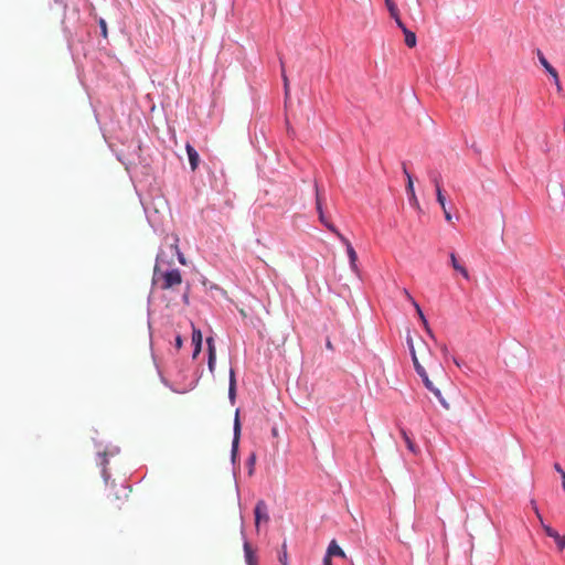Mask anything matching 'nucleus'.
<instances>
[{
	"mask_svg": "<svg viewBox=\"0 0 565 565\" xmlns=\"http://www.w3.org/2000/svg\"><path fill=\"white\" fill-rule=\"evenodd\" d=\"M407 344L412 354V360L414 363V367L417 372V374L422 377L423 383L425 387L430 391L435 397L439 401L440 405L446 409H450V404L446 401V398L443 396L441 391L439 387H437L433 381L428 377L427 372L425 371L424 366L419 363L414 344L413 339L411 337L407 338Z\"/></svg>",
	"mask_w": 565,
	"mask_h": 565,
	"instance_id": "f257e3e1",
	"label": "nucleus"
},
{
	"mask_svg": "<svg viewBox=\"0 0 565 565\" xmlns=\"http://www.w3.org/2000/svg\"><path fill=\"white\" fill-rule=\"evenodd\" d=\"M154 279L160 281V288L163 290L172 289L182 284V276L179 269L162 271L158 265L154 267Z\"/></svg>",
	"mask_w": 565,
	"mask_h": 565,
	"instance_id": "f03ea898",
	"label": "nucleus"
},
{
	"mask_svg": "<svg viewBox=\"0 0 565 565\" xmlns=\"http://www.w3.org/2000/svg\"><path fill=\"white\" fill-rule=\"evenodd\" d=\"M254 514H255V526L258 531L262 522L267 523L269 521L268 509H267V504L265 503V501L259 500L256 503L255 509H254Z\"/></svg>",
	"mask_w": 565,
	"mask_h": 565,
	"instance_id": "7ed1b4c3",
	"label": "nucleus"
},
{
	"mask_svg": "<svg viewBox=\"0 0 565 565\" xmlns=\"http://www.w3.org/2000/svg\"><path fill=\"white\" fill-rule=\"evenodd\" d=\"M536 55H537L540 64L552 76V78L554 79L555 85L557 86V89L561 90L562 87H561V83H559V78H558V73H557L556 68L553 67L552 64L546 60V57L544 56V54L542 53L541 50L536 51Z\"/></svg>",
	"mask_w": 565,
	"mask_h": 565,
	"instance_id": "20e7f679",
	"label": "nucleus"
},
{
	"mask_svg": "<svg viewBox=\"0 0 565 565\" xmlns=\"http://www.w3.org/2000/svg\"><path fill=\"white\" fill-rule=\"evenodd\" d=\"M338 238L341 241V243L347 248V254H348V257H349V260H350L351 269L354 273H358V265H356L358 254H356L355 249L351 245L350 241L345 236H343L341 233H338Z\"/></svg>",
	"mask_w": 565,
	"mask_h": 565,
	"instance_id": "39448f33",
	"label": "nucleus"
},
{
	"mask_svg": "<svg viewBox=\"0 0 565 565\" xmlns=\"http://www.w3.org/2000/svg\"><path fill=\"white\" fill-rule=\"evenodd\" d=\"M316 205H317V211L319 213V220L320 222L329 230L331 231L332 233H334L337 236H338V233H340L338 231V228L329 221L326 220L324 217V214H323V210H322V203H321V200H320V195H319V191L317 190V199H316Z\"/></svg>",
	"mask_w": 565,
	"mask_h": 565,
	"instance_id": "423d86ee",
	"label": "nucleus"
},
{
	"mask_svg": "<svg viewBox=\"0 0 565 565\" xmlns=\"http://www.w3.org/2000/svg\"><path fill=\"white\" fill-rule=\"evenodd\" d=\"M202 340L203 337L201 330L196 329L192 323V343L194 345V351L192 355L193 359H196L202 350Z\"/></svg>",
	"mask_w": 565,
	"mask_h": 565,
	"instance_id": "0eeeda50",
	"label": "nucleus"
},
{
	"mask_svg": "<svg viewBox=\"0 0 565 565\" xmlns=\"http://www.w3.org/2000/svg\"><path fill=\"white\" fill-rule=\"evenodd\" d=\"M532 511L536 514V516L540 519L541 523H542V526L544 529V532L547 536L554 539V540H558L559 539V534L556 530H554L553 527H551L550 525L545 524L543 522V519H542V515L540 514L536 505H535V502L532 500Z\"/></svg>",
	"mask_w": 565,
	"mask_h": 565,
	"instance_id": "6e6552de",
	"label": "nucleus"
},
{
	"mask_svg": "<svg viewBox=\"0 0 565 565\" xmlns=\"http://www.w3.org/2000/svg\"><path fill=\"white\" fill-rule=\"evenodd\" d=\"M244 554H245V562L247 565H257L258 564L256 551L252 547V545L247 541L244 542Z\"/></svg>",
	"mask_w": 565,
	"mask_h": 565,
	"instance_id": "1a4fd4ad",
	"label": "nucleus"
},
{
	"mask_svg": "<svg viewBox=\"0 0 565 565\" xmlns=\"http://www.w3.org/2000/svg\"><path fill=\"white\" fill-rule=\"evenodd\" d=\"M185 150L189 157L191 170L195 171L200 162L199 153L190 143L185 145Z\"/></svg>",
	"mask_w": 565,
	"mask_h": 565,
	"instance_id": "9d476101",
	"label": "nucleus"
},
{
	"mask_svg": "<svg viewBox=\"0 0 565 565\" xmlns=\"http://www.w3.org/2000/svg\"><path fill=\"white\" fill-rule=\"evenodd\" d=\"M449 257H450V264H451L452 268L456 271L460 273L465 279L469 280L470 275H469L467 268L462 264L459 263L455 253H450Z\"/></svg>",
	"mask_w": 565,
	"mask_h": 565,
	"instance_id": "9b49d317",
	"label": "nucleus"
},
{
	"mask_svg": "<svg viewBox=\"0 0 565 565\" xmlns=\"http://www.w3.org/2000/svg\"><path fill=\"white\" fill-rule=\"evenodd\" d=\"M327 554H328V556H331V557H333V556H338L341 558L347 557L344 551L338 545L335 540H332L330 542L328 550H327Z\"/></svg>",
	"mask_w": 565,
	"mask_h": 565,
	"instance_id": "f8f14e48",
	"label": "nucleus"
},
{
	"mask_svg": "<svg viewBox=\"0 0 565 565\" xmlns=\"http://www.w3.org/2000/svg\"><path fill=\"white\" fill-rule=\"evenodd\" d=\"M414 308H415V310H416V312H417V315H418V317H419V319H420V321H422V323H423V327H424L425 331L427 332V334H428L430 338H433V339H434V338H435V335H434V333H433V331H431V329H430V327H429V324H428L427 319L425 318V315H424V312H423V310H422L420 306H419L418 303H415V307H414Z\"/></svg>",
	"mask_w": 565,
	"mask_h": 565,
	"instance_id": "ddd939ff",
	"label": "nucleus"
},
{
	"mask_svg": "<svg viewBox=\"0 0 565 565\" xmlns=\"http://www.w3.org/2000/svg\"><path fill=\"white\" fill-rule=\"evenodd\" d=\"M239 431L241 425L238 420V412H236L235 423H234V439H233V454L237 451L238 440H239Z\"/></svg>",
	"mask_w": 565,
	"mask_h": 565,
	"instance_id": "4468645a",
	"label": "nucleus"
},
{
	"mask_svg": "<svg viewBox=\"0 0 565 565\" xmlns=\"http://www.w3.org/2000/svg\"><path fill=\"white\" fill-rule=\"evenodd\" d=\"M436 196H437V201H438L440 207L444 211V215H445L446 221L450 222L452 217H451V214L449 213V211L446 207V199H445V196L443 194V190H438V194H436Z\"/></svg>",
	"mask_w": 565,
	"mask_h": 565,
	"instance_id": "2eb2a0df",
	"label": "nucleus"
},
{
	"mask_svg": "<svg viewBox=\"0 0 565 565\" xmlns=\"http://www.w3.org/2000/svg\"><path fill=\"white\" fill-rule=\"evenodd\" d=\"M401 435H402L403 439L405 440V444H406L408 450L416 455L418 452V448L414 444V441L411 439V437L408 436L406 430L402 428L401 429Z\"/></svg>",
	"mask_w": 565,
	"mask_h": 565,
	"instance_id": "dca6fc26",
	"label": "nucleus"
},
{
	"mask_svg": "<svg viewBox=\"0 0 565 565\" xmlns=\"http://www.w3.org/2000/svg\"><path fill=\"white\" fill-rule=\"evenodd\" d=\"M403 172H404V174L406 177V180H407L406 191H407L408 196L413 195V194H416L415 193V189H414L413 178H412L411 173L407 171L405 166L403 167Z\"/></svg>",
	"mask_w": 565,
	"mask_h": 565,
	"instance_id": "f3484780",
	"label": "nucleus"
},
{
	"mask_svg": "<svg viewBox=\"0 0 565 565\" xmlns=\"http://www.w3.org/2000/svg\"><path fill=\"white\" fill-rule=\"evenodd\" d=\"M280 66H281V77H282V81H284L285 96H286V98H288L289 94H290L289 79H288V77L286 75L285 64H284L282 60H280Z\"/></svg>",
	"mask_w": 565,
	"mask_h": 565,
	"instance_id": "a211bd4d",
	"label": "nucleus"
},
{
	"mask_svg": "<svg viewBox=\"0 0 565 565\" xmlns=\"http://www.w3.org/2000/svg\"><path fill=\"white\" fill-rule=\"evenodd\" d=\"M404 35H405V44L408 47H414L417 43L416 34L414 32H412L411 30H408L404 33Z\"/></svg>",
	"mask_w": 565,
	"mask_h": 565,
	"instance_id": "6ab92c4d",
	"label": "nucleus"
},
{
	"mask_svg": "<svg viewBox=\"0 0 565 565\" xmlns=\"http://www.w3.org/2000/svg\"><path fill=\"white\" fill-rule=\"evenodd\" d=\"M235 390H236V381H235V373L233 370L230 372V388H228V395L231 399H234L235 397Z\"/></svg>",
	"mask_w": 565,
	"mask_h": 565,
	"instance_id": "aec40b11",
	"label": "nucleus"
},
{
	"mask_svg": "<svg viewBox=\"0 0 565 565\" xmlns=\"http://www.w3.org/2000/svg\"><path fill=\"white\" fill-rule=\"evenodd\" d=\"M385 4H386L392 18H397V15H399V11H398L396 4L392 0H385Z\"/></svg>",
	"mask_w": 565,
	"mask_h": 565,
	"instance_id": "412c9836",
	"label": "nucleus"
},
{
	"mask_svg": "<svg viewBox=\"0 0 565 565\" xmlns=\"http://www.w3.org/2000/svg\"><path fill=\"white\" fill-rule=\"evenodd\" d=\"M430 179L435 185L436 194H438V190H441V179L440 175L437 173H431Z\"/></svg>",
	"mask_w": 565,
	"mask_h": 565,
	"instance_id": "4be33fe9",
	"label": "nucleus"
},
{
	"mask_svg": "<svg viewBox=\"0 0 565 565\" xmlns=\"http://www.w3.org/2000/svg\"><path fill=\"white\" fill-rule=\"evenodd\" d=\"M215 362H216V352H211V354H209V363H207L211 372H214Z\"/></svg>",
	"mask_w": 565,
	"mask_h": 565,
	"instance_id": "5701e85b",
	"label": "nucleus"
},
{
	"mask_svg": "<svg viewBox=\"0 0 565 565\" xmlns=\"http://www.w3.org/2000/svg\"><path fill=\"white\" fill-rule=\"evenodd\" d=\"M287 546H286V543L282 544V554L279 556V562L282 564V565H288V556H287V551H286Z\"/></svg>",
	"mask_w": 565,
	"mask_h": 565,
	"instance_id": "b1692460",
	"label": "nucleus"
},
{
	"mask_svg": "<svg viewBox=\"0 0 565 565\" xmlns=\"http://www.w3.org/2000/svg\"><path fill=\"white\" fill-rule=\"evenodd\" d=\"M408 200H409V203H411V205H412L413 207H415V209H417V210H419V209H420V206H419V202H418V199H417L416 194L409 195V196H408Z\"/></svg>",
	"mask_w": 565,
	"mask_h": 565,
	"instance_id": "393cba45",
	"label": "nucleus"
},
{
	"mask_svg": "<svg viewBox=\"0 0 565 565\" xmlns=\"http://www.w3.org/2000/svg\"><path fill=\"white\" fill-rule=\"evenodd\" d=\"M397 24V26L403 31V33H405L406 31H408V29L406 28V25L403 23V21L401 20L399 15H397V18H393Z\"/></svg>",
	"mask_w": 565,
	"mask_h": 565,
	"instance_id": "a878e982",
	"label": "nucleus"
},
{
	"mask_svg": "<svg viewBox=\"0 0 565 565\" xmlns=\"http://www.w3.org/2000/svg\"><path fill=\"white\" fill-rule=\"evenodd\" d=\"M403 294L406 297V299L415 307V303H417V301L412 297V295L408 292V290L404 289Z\"/></svg>",
	"mask_w": 565,
	"mask_h": 565,
	"instance_id": "bb28decb",
	"label": "nucleus"
},
{
	"mask_svg": "<svg viewBox=\"0 0 565 565\" xmlns=\"http://www.w3.org/2000/svg\"><path fill=\"white\" fill-rule=\"evenodd\" d=\"M206 343H207V348H209V354H211V352H215L213 338H207Z\"/></svg>",
	"mask_w": 565,
	"mask_h": 565,
	"instance_id": "cd10ccee",
	"label": "nucleus"
},
{
	"mask_svg": "<svg viewBox=\"0 0 565 565\" xmlns=\"http://www.w3.org/2000/svg\"><path fill=\"white\" fill-rule=\"evenodd\" d=\"M559 550L565 548V536L559 535L558 540H554Z\"/></svg>",
	"mask_w": 565,
	"mask_h": 565,
	"instance_id": "c85d7f7f",
	"label": "nucleus"
},
{
	"mask_svg": "<svg viewBox=\"0 0 565 565\" xmlns=\"http://www.w3.org/2000/svg\"><path fill=\"white\" fill-rule=\"evenodd\" d=\"M255 460H256V456L255 454H252L248 458V463H249V473L253 472V467H254V463H255Z\"/></svg>",
	"mask_w": 565,
	"mask_h": 565,
	"instance_id": "c756f323",
	"label": "nucleus"
},
{
	"mask_svg": "<svg viewBox=\"0 0 565 565\" xmlns=\"http://www.w3.org/2000/svg\"><path fill=\"white\" fill-rule=\"evenodd\" d=\"M99 25H100V29H102V34L104 38H107V26H106V22L104 20H100L99 21Z\"/></svg>",
	"mask_w": 565,
	"mask_h": 565,
	"instance_id": "7c9ffc66",
	"label": "nucleus"
},
{
	"mask_svg": "<svg viewBox=\"0 0 565 565\" xmlns=\"http://www.w3.org/2000/svg\"><path fill=\"white\" fill-rule=\"evenodd\" d=\"M423 359L425 360V358H430L431 356V352L430 350L426 347L425 343H423Z\"/></svg>",
	"mask_w": 565,
	"mask_h": 565,
	"instance_id": "2f4dec72",
	"label": "nucleus"
},
{
	"mask_svg": "<svg viewBox=\"0 0 565 565\" xmlns=\"http://www.w3.org/2000/svg\"><path fill=\"white\" fill-rule=\"evenodd\" d=\"M175 249H177V253H178V259H179L180 264L185 265L186 262H185L184 255L178 249L177 246H175Z\"/></svg>",
	"mask_w": 565,
	"mask_h": 565,
	"instance_id": "473e14b6",
	"label": "nucleus"
},
{
	"mask_svg": "<svg viewBox=\"0 0 565 565\" xmlns=\"http://www.w3.org/2000/svg\"><path fill=\"white\" fill-rule=\"evenodd\" d=\"M182 345H183V339H182V337H181V335H177V337H175V348H177L178 350H180V349L182 348Z\"/></svg>",
	"mask_w": 565,
	"mask_h": 565,
	"instance_id": "72a5a7b5",
	"label": "nucleus"
},
{
	"mask_svg": "<svg viewBox=\"0 0 565 565\" xmlns=\"http://www.w3.org/2000/svg\"><path fill=\"white\" fill-rule=\"evenodd\" d=\"M323 565H332L331 556H328V554L323 558Z\"/></svg>",
	"mask_w": 565,
	"mask_h": 565,
	"instance_id": "f704fd0d",
	"label": "nucleus"
},
{
	"mask_svg": "<svg viewBox=\"0 0 565 565\" xmlns=\"http://www.w3.org/2000/svg\"><path fill=\"white\" fill-rule=\"evenodd\" d=\"M562 488L565 491V471H562Z\"/></svg>",
	"mask_w": 565,
	"mask_h": 565,
	"instance_id": "c9c22d12",
	"label": "nucleus"
},
{
	"mask_svg": "<svg viewBox=\"0 0 565 565\" xmlns=\"http://www.w3.org/2000/svg\"><path fill=\"white\" fill-rule=\"evenodd\" d=\"M555 469L557 472L562 475V471H564L558 463H555Z\"/></svg>",
	"mask_w": 565,
	"mask_h": 565,
	"instance_id": "e433bc0d",
	"label": "nucleus"
},
{
	"mask_svg": "<svg viewBox=\"0 0 565 565\" xmlns=\"http://www.w3.org/2000/svg\"><path fill=\"white\" fill-rule=\"evenodd\" d=\"M441 351H443L444 354H446L448 352L447 347L445 344L441 345Z\"/></svg>",
	"mask_w": 565,
	"mask_h": 565,
	"instance_id": "4c0bfd02",
	"label": "nucleus"
},
{
	"mask_svg": "<svg viewBox=\"0 0 565 565\" xmlns=\"http://www.w3.org/2000/svg\"><path fill=\"white\" fill-rule=\"evenodd\" d=\"M271 433H273V436H277V435H278V430H277V428H273V429H271Z\"/></svg>",
	"mask_w": 565,
	"mask_h": 565,
	"instance_id": "58836bf2",
	"label": "nucleus"
},
{
	"mask_svg": "<svg viewBox=\"0 0 565 565\" xmlns=\"http://www.w3.org/2000/svg\"><path fill=\"white\" fill-rule=\"evenodd\" d=\"M327 348H328V349H332V344H331V342H330V341H328V342H327Z\"/></svg>",
	"mask_w": 565,
	"mask_h": 565,
	"instance_id": "ea45409f",
	"label": "nucleus"
}]
</instances>
